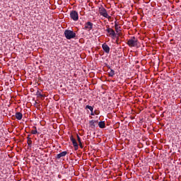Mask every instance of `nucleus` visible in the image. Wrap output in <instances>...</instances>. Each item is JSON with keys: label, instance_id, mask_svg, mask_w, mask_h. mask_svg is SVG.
<instances>
[{"label": "nucleus", "instance_id": "nucleus-1", "mask_svg": "<svg viewBox=\"0 0 181 181\" xmlns=\"http://www.w3.org/2000/svg\"><path fill=\"white\" fill-rule=\"evenodd\" d=\"M127 45L129 47H136L139 45V41H138V38L132 37L127 40Z\"/></svg>", "mask_w": 181, "mask_h": 181}, {"label": "nucleus", "instance_id": "nucleus-2", "mask_svg": "<svg viewBox=\"0 0 181 181\" xmlns=\"http://www.w3.org/2000/svg\"><path fill=\"white\" fill-rule=\"evenodd\" d=\"M64 35L65 37L68 39V40H70L71 39H74V37H76V33H74L71 30H66L64 31Z\"/></svg>", "mask_w": 181, "mask_h": 181}, {"label": "nucleus", "instance_id": "nucleus-3", "mask_svg": "<svg viewBox=\"0 0 181 181\" xmlns=\"http://www.w3.org/2000/svg\"><path fill=\"white\" fill-rule=\"evenodd\" d=\"M99 13L100 15H101V16H103V18H106L107 19H111V16L108 15L107 9H105L104 7L99 8Z\"/></svg>", "mask_w": 181, "mask_h": 181}, {"label": "nucleus", "instance_id": "nucleus-4", "mask_svg": "<svg viewBox=\"0 0 181 181\" xmlns=\"http://www.w3.org/2000/svg\"><path fill=\"white\" fill-rule=\"evenodd\" d=\"M70 18L72 21H78V13L76 11H71L70 13Z\"/></svg>", "mask_w": 181, "mask_h": 181}, {"label": "nucleus", "instance_id": "nucleus-5", "mask_svg": "<svg viewBox=\"0 0 181 181\" xmlns=\"http://www.w3.org/2000/svg\"><path fill=\"white\" fill-rule=\"evenodd\" d=\"M106 32L108 33L109 36H112V37H117V33H115V31L112 28L108 27L106 29Z\"/></svg>", "mask_w": 181, "mask_h": 181}, {"label": "nucleus", "instance_id": "nucleus-6", "mask_svg": "<svg viewBox=\"0 0 181 181\" xmlns=\"http://www.w3.org/2000/svg\"><path fill=\"white\" fill-rule=\"evenodd\" d=\"M93 23L88 21L87 23H85L83 29L86 30H91L93 29Z\"/></svg>", "mask_w": 181, "mask_h": 181}, {"label": "nucleus", "instance_id": "nucleus-7", "mask_svg": "<svg viewBox=\"0 0 181 181\" xmlns=\"http://www.w3.org/2000/svg\"><path fill=\"white\" fill-rule=\"evenodd\" d=\"M70 140L71 141L74 148L76 149V151H77V149H78V144H77V141L76 140V139H74V137H73V136H70Z\"/></svg>", "mask_w": 181, "mask_h": 181}, {"label": "nucleus", "instance_id": "nucleus-8", "mask_svg": "<svg viewBox=\"0 0 181 181\" xmlns=\"http://www.w3.org/2000/svg\"><path fill=\"white\" fill-rule=\"evenodd\" d=\"M102 48L103 49L104 52L107 54L110 53V46L107 45V43H104L102 45Z\"/></svg>", "mask_w": 181, "mask_h": 181}, {"label": "nucleus", "instance_id": "nucleus-9", "mask_svg": "<svg viewBox=\"0 0 181 181\" xmlns=\"http://www.w3.org/2000/svg\"><path fill=\"white\" fill-rule=\"evenodd\" d=\"M15 117H16V119H18V121H21V119H22V118H23V115L21 112H17L15 114Z\"/></svg>", "mask_w": 181, "mask_h": 181}, {"label": "nucleus", "instance_id": "nucleus-10", "mask_svg": "<svg viewBox=\"0 0 181 181\" xmlns=\"http://www.w3.org/2000/svg\"><path fill=\"white\" fill-rule=\"evenodd\" d=\"M66 155H67V151H62V153L57 155L56 159H60L61 158H64V156H66Z\"/></svg>", "mask_w": 181, "mask_h": 181}, {"label": "nucleus", "instance_id": "nucleus-11", "mask_svg": "<svg viewBox=\"0 0 181 181\" xmlns=\"http://www.w3.org/2000/svg\"><path fill=\"white\" fill-rule=\"evenodd\" d=\"M115 29L117 32V33H118V32H119V29H121V27L118 26V22L115 21Z\"/></svg>", "mask_w": 181, "mask_h": 181}, {"label": "nucleus", "instance_id": "nucleus-12", "mask_svg": "<svg viewBox=\"0 0 181 181\" xmlns=\"http://www.w3.org/2000/svg\"><path fill=\"white\" fill-rule=\"evenodd\" d=\"M109 77H114L115 76V71L114 69H110V71L108 72Z\"/></svg>", "mask_w": 181, "mask_h": 181}, {"label": "nucleus", "instance_id": "nucleus-13", "mask_svg": "<svg viewBox=\"0 0 181 181\" xmlns=\"http://www.w3.org/2000/svg\"><path fill=\"white\" fill-rule=\"evenodd\" d=\"M98 126L100 128H105V122H103V121L99 122Z\"/></svg>", "mask_w": 181, "mask_h": 181}, {"label": "nucleus", "instance_id": "nucleus-14", "mask_svg": "<svg viewBox=\"0 0 181 181\" xmlns=\"http://www.w3.org/2000/svg\"><path fill=\"white\" fill-rule=\"evenodd\" d=\"M86 110H90V112H93V111H94V108L92 106H90V105H86Z\"/></svg>", "mask_w": 181, "mask_h": 181}, {"label": "nucleus", "instance_id": "nucleus-15", "mask_svg": "<svg viewBox=\"0 0 181 181\" xmlns=\"http://www.w3.org/2000/svg\"><path fill=\"white\" fill-rule=\"evenodd\" d=\"M90 127H95V120H90L89 122Z\"/></svg>", "mask_w": 181, "mask_h": 181}, {"label": "nucleus", "instance_id": "nucleus-16", "mask_svg": "<svg viewBox=\"0 0 181 181\" xmlns=\"http://www.w3.org/2000/svg\"><path fill=\"white\" fill-rule=\"evenodd\" d=\"M33 128L35 129V130H32L31 134H33V135H36V134H37V130L36 129V127H34Z\"/></svg>", "mask_w": 181, "mask_h": 181}, {"label": "nucleus", "instance_id": "nucleus-17", "mask_svg": "<svg viewBox=\"0 0 181 181\" xmlns=\"http://www.w3.org/2000/svg\"><path fill=\"white\" fill-rule=\"evenodd\" d=\"M27 144L29 146H32V140L29 139V140H28Z\"/></svg>", "mask_w": 181, "mask_h": 181}, {"label": "nucleus", "instance_id": "nucleus-18", "mask_svg": "<svg viewBox=\"0 0 181 181\" xmlns=\"http://www.w3.org/2000/svg\"><path fill=\"white\" fill-rule=\"evenodd\" d=\"M76 136H77V140H78V144H81V139L80 138V136H78V134H77Z\"/></svg>", "mask_w": 181, "mask_h": 181}, {"label": "nucleus", "instance_id": "nucleus-19", "mask_svg": "<svg viewBox=\"0 0 181 181\" xmlns=\"http://www.w3.org/2000/svg\"><path fill=\"white\" fill-rule=\"evenodd\" d=\"M37 95H38V97H43V94H42L40 91L37 92Z\"/></svg>", "mask_w": 181, "mask_h": 181}, {"label": "nucleus", "instance_id": "nucleus-20", "mask_svg": "<svg viewBox=\"0 0 181 181\" xmlns=\"http://www.w3.org/2000/svg\"><path fill=\"white\" fill-rule=\"evenodd\" d=\"M79 146H80V148H81V149H83V144L81 142L79 143Z\"/></svg>", "mask_w": 181, "mask_h": 181}, {"label": "nucleus", "instance_id": "nucleus-21", "mask_svg": "<svg viewBox=\"0 0 181 181\" xmlns=\"http://www.w3.org/2000/svg\"><path fill=\"white\" fill-rule=\"evenodd\" d=\"M27 139H28V141H29V139H30V135H28Z\"/></svg>", "mask_w": 181, "mask_h": 181}, {"label": "nucleus", "instance_id": "nucleus-22", "mask_svg": "<svg viewBox=\"0 0 181 181\" xmlns=\"http://www.w3.org/2000/svg\"><path fill=\"white\" fill-rule=\"evenodd\" d=\"M90 115H94V112H91Z\"/></svg>", "mask_w": 181, "mask_h": 181}, {"label": "nucleus", "instance_id": "nucleus-23", "mask_svg": "<svg viewBox=\"0 0 181 181\" xmlns=\"http://www.w3.org/2000/svg\"><path fill=\"white\" fill-rule=\"evenodd\" d=\"M95 115H98V113L97 112H95Z\"/></svg>", "mask_w": 181, "mask_h": 181}]
</instances>
